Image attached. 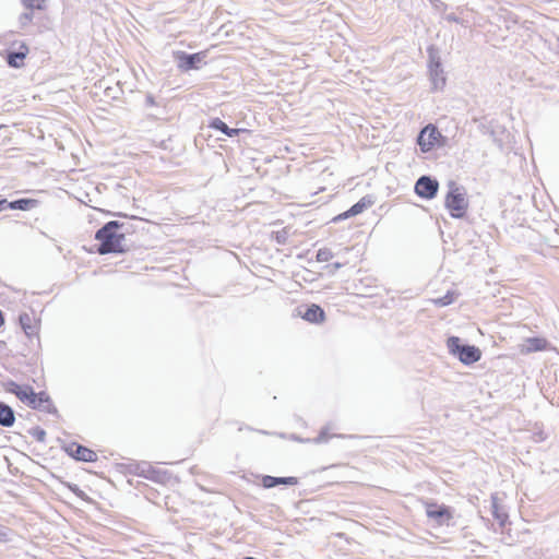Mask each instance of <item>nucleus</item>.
Listing matches in <instances>:
<instances>
[{
  "instance_id": "obj_10",
  "label": "nucleus",
  "mask_w": 559,
  "mask_h": 559,
  "mask_svg": "<svg viewBox=\"0 0 559 559\" xmlns=\"http://www.w3.org/2000/svg\"><path fill=\"white\" fill-rule=\"evenodd\" d=\"M437 130L436 128H429V127H426L418 135V144L421 148V151L424 152H427L429 151L432 145H433V142L437 140Z\"/></svg>"
},
{
  "instance_id": "obj_17",
  "label": "nucleus",
  "mask_w": 559,
  "mask_h": 559,
  "mask_svg": "<svg viewBox=\"0 0 559 559\" xmlns=\"http://www.w3.org/2000/svg\"><path fill=\"white\" fill-rule=\"evenodd\" d=\"M37 393L28 385H22L19 392H16V397L25 403V404H35V395Z\"/></svg>"
},
{
  "instance_id": "obj_14",
  "label": "nucleus",
  "mask_w": 559,
  "mask_h": 559,
  "mask_svg": "<svg viewBox=\"0 0 559 559\" xmlns=\"http://www.w3.org/2000/svg\"><path fill=\"white\" fill-rule=\"evenodd\" d=\"M491 511H492L493 518L499 522V524L501 526H503L508 520V514L503 510V508L499 504V499H498L497 495L491 496Z\"/></svg>"
},
{
  "instance_id": "obj_20",
  "label": "nucleus",
  "mask_w": 559,
  "mask_h": 559,
  "mask_svg": "<svg viewBox=\"0 0 559 559\" xmlns=\"http://www.w3.org/2000/svg\"><path fill=\"white\" fill-rule=\"evenodd\" d=\"M211 126L215 129H218L221 131H223L225 134H227L228 136H233L234 134H237L238 133V130L237 129H229L225 122H223L222 120L219 119H214L213 122L211 123Z\"/></svg>"
},
{
  "instance_id": "obj_26",
  "label": "nucleus",
  "mask_w": 559,
  "mask_h": 559,
  "mask_svg": "<svg viewBox=\"0 0 559 559\" xmlns=\"http://www.w3.org/2000/svg\"><path fill=\"white\" fill-rule=\"evenodd\" d=\"M22 388V385L13 382V381H10L8 384H7V391L10 392V393H13L16 395V392L20 391V389Z\"/></svg>"
},
{
  "instance_id": "obj_31",
  "label": "nucleus",
  "mask_w": 559,
  "mask_h": 559,
  "mask_svg": "<svg viewBox=\"0 0 559 559\" xmlns=\"http://www.w3.org/2000/svg\"><path fill=\"white\" fill-rule=\"evenodd\" d=\"M447 20L450 22H455V23H457L460 21V19L455 14L448 15Z\"/></svg>"
},
{
  "instance_id": "obj_13",
  "label": "nucleus",
  "mask_w": 559,
  "mask_h": 559,
  "mask_svg": "<svg viewBox=\"0 0 559 559\" xmlns=\"http://www.w3.org/2000/svg\"><path fill=\"white\" fill-rule=\"evenodd\" d=\"M302 318L312 323H320L324 321L325 314L320 306L311 305L302 314Z\"/></svg>"
},
{
  "instance_id": "obj_23",
  "label": "nucleus",
  "mask_w": 559,
  "mask_h": 559,
  "mask_svg": "<svg viewBox=\"0 0 559 559\" xmlns=\"http://www.w3.org/2000/svg\"><path fill=\"white\" fill-rule=\"evenodd\" d=\"M333 258V253L329 248H321L317 252V260L319 262H328Z\"/></svg>"
},
{
  "instance_id": "obj_11",
  "label": "nucleus",
  "mask_w": 559,
  "mask_h": 559,
  "mask_svg": "<svg viewBox=\"0 0 559 559\" xmlns=\"http://www.w3.org/2000/svg\"><path fill=\"white\" fill-rule=\"evenodd\" d=\"M547 346V341L540 337H532L527 338L521 346L520 352L522 354H530L533 352H538L545 349Z\"/></svg>"
},
{
  "instance_id": "obj_30",
  "label": "nucleus",
  "mask_w": 559,
  "mask_h": 559,
  "mask_svg": "<svg viewBox=\"0 0 559 559\" xmlns=\"http://www.w3.org/2000/svg\"><path fill=\"white\" fill-rule=\"evenodd\" d=\"M146 105H157L152 95H146Z\"/></svg>"
},
{
  "instance_id": "obj_2",
  "label": "nucleus",
  "mask_w": 559,
  "mask_h": 559,
  "mask_svg": "<svg viewBox=\"0 0 559 559\" xmlns=\"http://www.w3.org/2000/svg\"><path fill=\"white\" fill-rule=\"evenodd\" d=\"M427 52V75L430 82L431 91L439 92L443 91L448 82V73L445 72L441 49L430 44L426 48Z\"/></svg>"
},
{
  "instance_id": "obj_35",
  "label": "nucleus",
  "mask_w": 559,
  "mask_h": 559,
  "mask_svg": "<svg viewBox=\"0 0 559 559\" xmlns=\"http://www.w3.org/2000/svg\"><path fill=\"white\" fill-rule=\"evenodd\" d=\"M334 267H335V269H340V267H342V264H341V263H335V264H334Z\"/></svg>"
},
{
  "instance_id": "obj_21",
  "label": "nucleus",
  "mask_w": 559,
  "mask_h": 559,
  "mask_svg": "<svg viewBox=\"0 0 559 559\" xmlns=\"http://www.w3.org/2000/svg\"><path fill=\"white\" fill-rule=\"evenodd\" d=\"M33 203H34L33 200L21 199V200H16L14 202L8 203V207L13 209V210L26 211L29 209V205Z\"/></svg>"
},
{
  "instance_id": "obj_4",
  "label": "nucleus",
  "mask_w": 559,
  "mask_h": 559,
  "mask_svg": "<svg viewBox=\"0 0 559 559\" xmlns=\"http://www.w3.org/2000/svg\"><path fill=\"white\" fill-rule=\"evenodd\" d=\"M171 56L178 71L181 73L199 71L207 64V50H200L198 52L173 50Z\"/></svg>"
},
{
  "instance_id": "obj_32",
  "label": "nucleus",
  "mask_w": 559,
  "mask_h": 559,
  "mask_svg": "<svg viewBox=\"0 0 559 559\" xmlns=\"http://www.w3.org/2000/svg\"><path fill=\"white\" fill-rule=\"evenodd\" d=\"M8 206L7 200H0V212L3 211Z\"/></svg>"
},
{
  "instance_id": "obj_25",
  "label": "nucleus",
  "mask_w": 559,
  "mask_h": 559,
  "mask_svg": "<svg viewBox=\"0 0 559 559\" xmlns=\"http://www.w3.org/2000/svg\"><path fill=\"white\" fill-rule=\"evenodd\" d=\"M275 239H276L277 243H285L286 239H287V231H286V229L277 231L275 234Z\"/></svg>"
},
{
  "instance_id": "obj_16",
  "label": "nucleus",
  "mask_w": 559,
  "mask_h": 559,
  "mask_svg": "<svg viewBox=\"0 0 559 559\" xmlns=\"http://www.w3.org/2000/svg\"><path fill=\"white\" fill-rule=\"evenodd\" d=\"M32 408L50 412L52 404L49 396L45 392L35 395V404H28Z\"/></svg>"
},
{
  "instance_id": "obj_3",
  "label": "nucleus",
  "mask_w": 559,
  "mask_h": 559,
  "mask_svg": "<svg viewBox=\"0 0 559 559\" xmlns=\"http://www.w3.org/2000/svg\"><path fill=\"white\" fill-rule=\"evenodd\" d=\"M448 188L449 191L444 200L445 207L449 210L452 217H464L469 204L465 188L454 181H450Z\"/></svg>"
},
{
  "instance_id": "obj_19",
  "label": "nucleus",
  "mask_w": 559,
  "mask_h": 559,
  "mask_svg": "<svg viewBox=\"0 0 559 559\" xmlns=\"http://www.w3.org/2000/svg\"><path fill=\"white\" fill-rule=\"evenodd\" d=\"M26 10H44L46 0H21Z\"/></svg>"
},
{
  "instance_id": "obj_9",
  "label": "nucleus",
  "mask_w": 559,
  "mask_h": 559,
  "mask_svg": "<svg viewBox=\"0 0 559 559\" xmlns=\"http://www.w3.org/2000/svg\"><path fill=\"white\" fill-rule=\"evenodd\" d=\"M426 513L429 518L436 519L439 524H443L452 518L449 508L435 503L427 504Z\"/></svg>"
},
{
  "instance_id": "obj_6",
  "label": "nucleus",
  "mask_w": 559,
  "mask_h": 559,
  "mask_svg": "<svg viewBox=\"0 0 559 559\" xmlns=\"http://www.w3.org/2000/svg\"><path fill=\"white\" fill-rule=\"evenodd\" d=\"M29 49L25 41H14L11 47L3 50L1 56L10 68L19 69L24 66V60Z\"/></svg>"
},
{
  "instance_id": "obj_1",
  "label": "nucleus",
  "mask_w": 559,
  "mask_h": 559,
  "mask_svg": "<svg viewBox=\"0 0 559 559\" xmlns=\"http://www.w3.org/2000/svg\"><path fill=\"white\" fill-rule=\"evenodd\" d=\"M121 226L117 221H110L97 230L95 238L99 241L97 249L99 254L126 251V237L122 233L117 231Z\"/></svg>"
},
{
  "instance_id": "obj_5",
  "label": "nucleus",
  "mask_w": 559,
  "mask_h": 559,
  "mask_svg": "<svg viewBox=\"0 0 559 559\" xmlns=\"http://www.w3.org/2000/svg\"><path fill=\"white\" fill-rule=\"evenodd\" d=\"M447 345L449 352L457 356L459 359L465 365L474 364L480 359L481 353L477 347L461 345L460 338L456 336L449 337Z\"/></svg>"
},
{
  "instance_id": "obj_22",
  "label": "nucleus",
  "mask_w": 559,
  "mask_h": 559,
  "mask_svg": "<svg viewBox=\"0 0 559 559\" xmlns=\"http://www.w3.org/2000/svg\"><path fill=\"white\" fill-rule=\"evenodd\" d=\"M20 322H21V325H22V328H23V330H24V332L26 334L29 335V334H32L34 332L33 331V326L31 324V317H29V314H27V313L21 314L20 316Z\"/></svg>"
},
{
  "instance_id": "obj_15",
  "label": "nucleus",
  "mask_w": 559,
  "mask_h": 559,
  "mask_svg": "<svg viewBox=\"0 0 559 559\" xmlns=\"http://www.w3.org/2000/svg\"><path fill=\"white\" fill-rule=\"evenodd\" d=\"M14 420L15 416L13 409L9 405L0 403V425L3 427H11L13 426Z\"/></svg>"
},
{
  "instance_id": "obj_24",
  "label": "nucleus",
  "mask_w": 559,
  "mask_h": 559,
  "mask_svg": "<svg viewBox=\"0 0 559 559\" xmlns=\"http://www.w3.org/2000/svg\"><path fill=\"white\" fill-rule=\"evenodd\" d=\"M33 17H34V11L27 10L26 12H23L19 16V22H20L21 27H25L27 24H29L32 22Z\"/></svg>"
},
{
  "instance_id": "obj_28",
  "label": "nucleus",
  "mask_w": 559,
  "mask_h": 559,
  "mask_svg": "<svg viewBox=\"0 0 559 559\" xmlns=\"http://www.w3.org/2000/svg\"><path fill=\"white\" fill-rule=\"evenodd\" d=\"M328 440V433L325 430H322L317 438V442H324Z\"/></svg>"
},
{
  "instance_id": "obj_29",
  "label": "nucleus",
  "mask_w": 559,
  "mask_h": 559,
  "mask_svg": "<svg viewBox=\"0 0 559 559\" xmlns=\"http://www.w3.org/2000/svg\"><path fill=\"white\" fill-rule=\"evenodd\" d=\"M35 436H36L37 440L44 441L46 432L44 430H36Z\"/></svg>"
},
{
  "instance_id": "obj_7",
  "label": "nucleus",
  "mask_w": 559,
  "mask_h": 559,
  "mask_svg": "<svg viewBox=\"0 0 559 559\" xmlns=\"http://www.w3.org/2000/svg\"><path fill=\"white\" fill-rule=\"evenodd\" d=\"M439 189V183L436 179L429 176H421L415 183V192L418 197L424 199H432L436 197Z\"/></svg>"
},
{
  "instance_id": "obj_27",
  "label": "nucleus",
  "mask_w": 559,
  "mask_h": 559,
  "mask_svg": "<svg viewBox=\"0 0 559 559\" xmlns=\"http://www.w3.org/2000/svg\"><path fill=\"white\" fill-rule=\"evenodd\" d=\"M452 301H453L452 297L447 295L442 298L437 299L436 304L439 306H447V305H450Z\"/></svg>"
},
{
  "instance_id": "obj_12",
  "label": "nucleus",
  "mask_w": 559,
  "mask_h": 559,
  "mask_svg": "<svg viewBox=\"0 0 559 559\" xmlns=\"http://www.w3.org/2000/svg\"><path fill=\"white\" fill-rule=\"evenodd\" d=\"M262 483L265 488H273L277 485H296L298 479L296 477L264 476Z\"/></svg>"
},
{
  "instance_id": "obj_18",
  "label": "nucleus",
  "mask_w": 559,
  "mask_h": 559,
  "mask_svg": "<svg viewBox=\"0 0 559 559\" xmlns=\"http://www.w3.org/2000/svg\"><path fill=\"white\" fill-rule=\"evenodd\" d=\"M367 207L366 203L364 200H360L359 202H357L356 204H354L347 212H345L343 215H340L337 217L338 218H347V217H350V216H355L357 214H360Z\"/></svg>"
},
{
  "instance_id": "obj_34",
  "label": "nucleus",
  "mask_w": 559,
  "mask_h": 559,
  "mask_svg": "<svg viewBox=\"0 0 559 559\" xmlns=\"http://www.w3.org/2000/svg\"><path fill=\"white\" fill-rule=\"evenodd\" d=\"M4 537H5V534L0 532V540H3Z\"/></svg>"
},
{
  "instance_id": "obj_8",
  "label": "nucleus",
  "mask_w": 559,
  "mask_h": 559,
  "mask_svg": "<svg viewBox=\"0 0 559 559\" xmlns=\"http://www.w3.org/2000/svg\"><path fill=\"white\" fill-rule=\"evenodd\" d=\"M67 452L74 459L83 462H94L97 459L94 451L76 443L70 444L67 448Z\"/></svg>"
},
{
  "instance_id": "obj_33",
  "label": "nucleus",
  "mask_w": 559,
  "mask_h": 559,
  "mask_svg": "<svg viewBox=\"0 0 559 559\" xmlns=\"http://www.w3.org/2000/svg\"><path fill=\"white\" fill-rule=\"evenodd\" d=\"M4 324V318H3V313L2 311L0 310V328Z\"/></svg>"
}]
</instances>
